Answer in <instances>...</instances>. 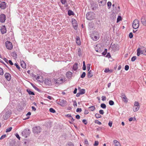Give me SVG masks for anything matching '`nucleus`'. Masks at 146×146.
Returning <instances> with one entry per match:
<instances>
[{"mask_svg": "<svg viewBox=\"0 0 146 146\" xmlns=\"http://www.w3.org/2000/svg\"><path fill=\"white\" fill-rule=\"evenodd\" d=\"M91 64H88L87 65V69L88 71H89L90 69Z\"/></svg>", "mask_w": 146, "mask_h": 146, "instance_id": "a18cd8bd", "label": "nucleus"}, {"mask_svg": "<svg viewBox=\"0 0 146 146\" xmlns=\"http://www.w3.org/2000/svg\"><path fill=\"white\" fill-rule=\"evenodd\" d=\"M86 76V73L85 72H83L82 74L81 75V77L82 78H84Z\"/></svg>", "mask_w": 146, "mask_h": 146, "instance_id": "de8ad7c7", "label": "nucleus"}, {"mask_svg": "<svg viewBox=\"0 0 146 146\" xmlns=\"http://www.w3.org/2000/svg\"><path fill=\"white\" fill-rule=\"evenodd\" d=\"M76 42L78 45L81 44V42L80 38L78 36H77L76 38Z\"/></svg>", "mask_w": 146, "mask_h": 146, "instance_id": "4be33fe9", "label": "nucleus"}, {"mask_svg": "<svg viewBox=\"0 0 146 146\" xmlns=\"http://www.w3.org/2000/svg\"><path fill=\"white\" fill-rule=\"evenodd\" d=\"M68 14L70 16L71 15H74V12L71 10H69L68 11Z\"/></svg>", "mask_w": 146, "mask_h": 146, "instance_id": "c756f323", "label": "nucleus"}, {"mask_svg": "<svg viewBox=\"0 0 146 146\" xmlns=\"http://www.w3.org/2000/svg\"><path fill=\"white\" fill-rule=\"evenodd\" d=\"M33 131L35 133L38 134L41 131V128L39 126H35L33 129Z\"/></svg>", "mask_w": 146, "mask_h": 146, "instance_id": "7ed1b4c3", "label": "nucleus"}, {"mask_svg": "<svg viewBox=\"0 0 146 146\" xmlns=\"http://www.w3.org/2000/svg\"><path fill=\"white\" fill-rule=\"evenodd\" d=\"M99 112L100 114L102 115H103L104 113V111L102 110H100L99 111Z\"/></svg>", "mask_w": 146, "mask_h": 146, "instance_id": "3c124183", "label": "nucleus"}, {"mask_svg": "<svg viewBox=\"0 0 146 146\" xmlns=\"http://www.w3.org/2000/svg\"><path fill=\"white\" fill-rule=\"evenodd\" d=\"M88 77L89 78H90L92 76L93 74L92 73V71L91 70L88 73Z\"/></svg>", "mask_w": 146, "mask_h": 146, "instance_id": "a878e982", "label": "nucleus"}, {"mask_svg": "<svg viewBox=\"0 0 146 146\" xmlns=\"http://www.w3.org/2000/svg\"><path fill=\"white\" fill-rule=\"evenodd\" d=\"M84 142H85V143L86 144H88V141L86 139L85 140Z\"/></svg>", "mask_w": 146, "mask_h": 146, "instance_id": "774afa93", "label": "nucleus"}, {"mask_svg": "<svg viewBox=\"0 0 146 146\" xmlns=\"http://www.w3.org/2000/svg\"><path fill=\"white\" fill-rule=\"evenodd\" d=\"M99 144V142L98 141H96L94 144V146H98Z\"/></svg>", "mask_w": 146, "mask_h": 146, "instance_id": "09e8293b", "label": "nucleus"}, {"mask_svg": "<svg viewBox=\"0 0 146 146\" xmlns=\"http://www.w3.org/2000/svg\"><path fill=\"white\" fill-rule=\"evenodd\" d=\"M141 22L143 25L146 26V17H142L141 18Z\"/></svg>", "mask_w": 146, "mask_h": 146, "instance_id": "a211bd4d", "label": "nucleus"}, {"mask_svg": "<svg viewBox=\"0 0 146 146\" xmlns=\"http://www.w3.org/2000/svg\"><path fill=\"white\" fill-rule=\"evenodd\" d=\"M86 17L88 20H92L95 18V14L93 12H90L87 13Z\"/></svg>", "mask_w": 146, "mask_h": 146, "instance_id": "f257e3e1", "label": "nucleus"}, {"mask_svg": "<svg viewBox=\"0 0 146 146\" xmlns=\"http://www.w3.org/2000/svg\"><path fill=\"white\" fill-rule=\"evenodd\" d=\"M11 110H9L7 111L5 115H3V118L5 120L7 119L10 116V115L11 114Z\"/></svg>", "mask_w": 146, "mask_h": 146, "instance_id": "423d86ee", "label": "nucleus"}, {"mask_svg": "<svg viewBox=\"0 0 146 146\" xmlns=\"http://www.w3.org/2000/svg\"><path fill=\"white\" fill-rule=\"evenodd\" d=\"M82 122L84 123V124H85V125H86L87 124V121L85 120V119H84L82 120Z\"/></svg>", "mask_w": 146, "mask_h": 146, "instance_id": "13d9d810", "label": "nucleus"}, {"mask_svg": "<svg viewBox=\"0 0 146 146\" xmlns=\"http://www.w3.org/2000/svg\"><path fill=\"white\" fill-rule=\"evenodd\" d=\"M95 116L97 118H100L101 117V116L99 113H96L95 114Z\"/></svg>", "mask_w": 146, "mask_h": 146, "instance_id": "e433bc0d", "label": "nucleus"}, {"mask_svg": "<svg viewBox=\"0 0 146 146\" xmlns=\"http://www.w3.org/2000/svg\"><path fill=\"white\" fill-rule=\"evenodd\" d=\"M6 20V16L5 15L2 14L0 15V21L1 23H4Z\"/></svg>", "mask_w": 146, "mask_h": 146, "instance_id": "1a4fd4ad", "label": "nucleus"}, {"mask_svg": "<svg viewBox=\"0 0 146 146\" xmlns=\"http://www.w3.org/2000/svg\"><path fill=\"white\" fill-rule=\"evenodd\" d=\"M107 0H98V2L100 6H103L105 5L106 3Z\"/></svg>", "mask_w": 146, "mask_h": 146, "instance_id": "9d476101", "label": "nucleus"}, {"mask_svg": "<svg viewBox=\"0 0 146 146\" xmlns=\"http://www.w3.org/2000/svg\"><path fill=\"white\" fill-rule=\"evenodd\" d=\"M12 127H10L9 128H8L6 130V132H10L12 129Z\"/></svg>", "mask_w": 146, "mask_h": 146, "instance_id": "c03bdc74", "label": "nucleus"}, {"mask_svg": "<svg viewBox=\"0 0 146 146\" xmlns=\"http://www.w3.org/2000/svg\"><path fill=\"white\" fill-rule=\"evenodd\" d=\"M11 55L15 58H17V54L15 52H13L11 53Z\"/></svg>", "mask_w": 146, "mask_h": 146, "instance_id": "b1692460", "label": "nucleus"}, {"mask_svg": "<svg viewBox=\"0 0 146 146\" xmlns=\"http://www.w3.org/2000/svg\"><path fill=\"white\" fill-rule=\"evenodd\" d=\"M88 109H90V110L91 111H93L96 109L94 106H91L88 108Z\"/></svg>", "mask_w": 146, "mask_h": 146, "instance_id": "bb28decb", "label": "nucleus"}, {"mask_svg": "<svg viewBox=\"0 0 146 146\" xmlns=\"http://www.w3.org/2000/svg\"><path fill=\"white\" fill-rule=\"evenodd\" d=\"M27 91L29 95H35L34 93L31 91L29 89H27Z\"/></svg>", "mask_w": 146, "mask_h": 146, "instance_id": "cd10ccee", "label": "nucleus"}, {"mask_svg": "<svg viewBox=\"0 0 146 146\" xmlns=\"http://www.w3.org/2000/svg\"><path fill=\"white\" fill-rule=\"evenodd\" d=\"M6 6V3L5 2H2L0 4V7L1 9H5Z\"/></svg>", "mask_w": 146, "mask_h": 146, "instance_id": "4468645a", "label": "nucleus"}, {"mask_svg": "<svg viewBox=\"0 0 146 146\" xmlns=\"http://www.w3.org/2000/svg\"><path fill=\"white\" fill-rule=\"evenodd\" d=\"M92 38L93 40H97V39L98 37L97 36H94V38H93V37H92Z\"/></svg>", "mask_w": 146, "mask_h": 146, "instance_id": "bf43d9fd", "label": "nucleus"}, {"mask_svg": "<svg viewBox=\"0 0 146 146\" xmlns=\"http://www.w3.org/2000/svg\"><path fill=\"white\" fill-rule=\"evenodd\" d=\"M107 5L108 6V8L110 9L111 5V3L109 1L107 3Z\"/></svg>", "mask_w": 146, "mask_h": 146, "instance_id": "58836bf2", "label": "nucleus"}, {"mask_svg": "<svg viewBox=\"0 0 146 146\" xmlns=\"http://www.w3.org/2000/svg\"><path fill=\"white\" fill-rule=\"evenodd\" d=\"M134 106L140 107L139 103L137 102H134Z\"/></svg>", "mask_w": 146, "mask_h": 146, "instance_id": "4c0bfd02", "label": "nucleus"}, {"mask_svg": "<svg viewBox=\"0 0 146 146\" xmlns=\"http://www.w3.org/2000/svg\"><path fill=\"white\" fill-rule=\"evenodd\" d=\"M3 74V70L0 67V74L1 75H2Z\"/></svg>", "mask_w": 146, "mask_h": 146, "instance_id": "49530a36", "label": "nucleus"}, {"mask_svg": "<svg viewBox=\"0 0 146 146\" xmlns=\"http://www.w3.org/2000/svg\"><path fill=\"white\" fill-rule=\"evenodd\" d=\"M79 92L80 93V94H85V89H81Z\"/></svg>", "mask_w": 146, "mask_h": 146, "instance_id": "7c9ffc66", "label": "nucleus"}, {"mask_svg": "<svg viewBox=\"0 0 146 146\" xmlns=\"http://www.w3.org/2000/svg\"><path fill=\"white\" fill-rule=\"evenodd\" d=\"M101 107L103 108V109H105L106 108V104H102L100 106Z\"/></svg>", "mask_w": 146, "mask_h": 146, "instance_id": "c9c22d12", "label": "nucleus"}, {"mask_svg": "<svg viewBox=\"0 0 146 146\" xmlns=\"http://www.w3.org/2000/svg\"><path fill=\"white\" fill-rule=\"evenodd\" d=\"M133 35L132 33H130L129 35V37L130 38H131L133 37Z\"/></svg>", "mask_w": 146, "mask_h": 146, "instance_id": "864d4df0", "label": "nucleus"}, {"mask_svg": "<svg viewBox=\"0 0 146 146\" xmlns=\"http://www.w3.org/2000/svg\"><path fill=\"white\" fill-rule=\"evenodd\" d=\"M72 23L74 29H76L77 28L78 24L76 20L74 19H72Z\"/></svg>", "mask_w": 146, "mask_h": 146, "instance_id": "6e6552de", "label": "nucleus"}, {"mask_svg": "<svg viewBox=\"0 0 146 146\" xmlns=\"http://www.w3.org/2000/svg\"><path fill=\"white\" fill-rule=\"evenodd\" d=\"M44 84L46 86H49L51 84V82L50 79H45L44 81Z\"/></svg>", "mask_w": 146, "mask_h": 146, "instance_id": "9b49d317", "label": "nucleus"}, {"mask_svg": "<svg viewBox=\"0 0 146 146\" xmlns=\"http://www.w3.org/2000/svg\"><path fill=\"white\" fill-rule=\"evenodd\" d=\"M112 124V121H110L108 123V125L109 126L111 127Z\"/></svg>", "mask_w": 146, "mask_h": 146, "instance_id": "e2e57ef3", "label": "nucleus"}, {"mask_svg": "<svg viewBox=\"0 0 146 146\" xmlns=\"http://www.w3.org/2000/svg\"><path fill=\"white\" fill-rule=\"evenodd\" d=\"M110 71V70L109 69V68H106L104 70V72L106 73Z\"/></svg>", "mask_w": 146, "mask_h": 146, "instance_id": "5fc2aeb1", "label": "nucleus"}, {"mask_svg": "<svg viewBox=\"0 0 146 146\" xmlns=\"http://www.w3.org/2000/svg\"><path fill=\"white\" fill-rule=\"evenodd\" d=\"M66 146H74V145L71 142H69L66 144Z\"/></svg>", "mask_w": 146, "mask_h": 146, "instance_id": "c85d7f7f", "label": "nucleus"}, {"mask_svg": "<svg viewBox=\"0 0 146 146\" xmlns=\"http://www.w3.org/2000/svg\"><path fill=\"white\" fill-rule=\"evenodd\" d=\"M15 65L16 66V67L19 70H20V67L18 65V64H17V63H15Z\"/></svg>", "mask_w": 146, "mask_h": 146, "instance_id": "4d7b16f0", "label": "nucleus"}, {"mask_svg": "<svg viewBox=\"0 0 146 146\" xmlns=\"http://www.w3.org/2000/svg\"><path fill=\"white\" fill-rule=\"evenodd\" d=\"M80 116L79 115H76V118L78 119H79L80 118Z\"/></svg>", "mask_w": 146, "mask_h": 146, "instance_id": "338daca9", "label": "nucleus"}, {"mask_svg": "<svg viewBox=\"0 0 146 146\" xmlns=\"http://www.w3.org/2000/svg\"><path fill=\"white\" fill-rule=\"evenodd\" d=\"M129 66L128 65H126L125 66V70H128L129 69Z\"/></svg>", "mask_w": 146, "mask_h": 146, "instance_id": "8fccbe9b", "label": "nucleus"}, {"mask_svg": "<svg viewBox=\"0 0 146 146\" xmlns=\"http://www.w3.org/2000/svg\"><path fill=\"white\" fill-rule=\"evenodd\" d=\"M72 75V73L70 71H68L66 73V76L68 78H71Z\"/></svg>", "mask_w": 146, "mask_h": 146, "instance_id": "f3484780", "label": "nucleus"}, {"mask_svg": "<svg viewBox=\"0 0 146 146\" xmlns=\"http://www.w3.org/2000/svg\"><path fill=\"white\" fill-rule=\"evenodd\" d=\"M22 134L24 137L26 138L30 135V131L29 129H25L23 130L21 133Z\"/></svg>", "mask_w": 146, "mask_h": 146, "instance_id": "20e7f679", "label": "nucleus"}, {"mask_svg": "<svg viewBox=\"0 0 146 146\" xmlns=\"http://www.w3.org/2000/svg\"><path fill=\"white\" fill-rule=\"evenodd\" d=\"M49 111L50 112L52 113H54L56 112L55 110L52 108H50Z\"/></svg>", "mask_w": 146, "mask_h": 146, "instance_id": "72a5a7b5", "label": "nucleus"}, {"mask_svg": "<svg viewBox=\"0 0 146 146\" xmlns=\"http://www.w3.org/2000/svg\"><path fill=\"white\" fill-rule=\"evenodd\" d=\"M21 66L22 67V68H26V63L25 62L23 61H22L21 62Z\"/></svg>", "mask_w": 146, "mask_h": 146, "instance_id": "6ab92c4d", "label": "nucleus"}, {"mask_svg": "<svg viewBox=\"0 0 146 146\" xmlns=\"http://www.w3.org/2000/svg\"><path fill=\"white\" fill-rule=\"evenodd\" d=\"M66 103V100H64L60 99L58 103L59 105L63 107L65 106Z\"/></svg>", "mask_w": 146, "mask_h": 146, "instance_id": "0eeeda50", "label": "nucleus"}, {"mask_svg": "<svg viewBox=\"0 0 146 146\" xmlns=\"http://www.w3.org/2000/svg\"><path fill=\"white\" fill-rule=\"evenodd\" d=\"M5 137H6V135H3L0 137V139L1 140L3 139Z\"/></svg>", "mask_w": 146, "mask_h": 146, "instance_id": "052dcab7", "label": "nucleus"}, {"mask_svg": "<svg viewBox=\"0 0 146 146\" xmlns=\"http://www.w3.org/2000/svg\"><path fill=\"white\" fill-rule=\"evenodd\" d=\"M5 76L6 79L8 81L11 79V76L10 74L8 73H6L5 74Z\"/></svg>", "mask_w": 146, "mask_h": 146, "instance_id": "ddd939ff", "label": "nucleus"}, {"mask_svg": "<svg viewBox=\"0 0 146 146\" xmlns=\"http://www.w3.org/2000/svg\"><path fill=\"white\" fill-rule=\"evenodd\" d=\"M106 97L105 96H102V100L103 101H105L106 100Z\"/></svg>", "mask_w": 146, "mask_h": 146, "instance_id": "6e6d98bb", "label": "nucleus"}, {"mask_svg": "<svg viewBox=\"0 0 146 146\" xmlns=\"http://www.w3.org/2000/svg\"><path fill=\"white\" fill-rule=\"evenodd\" d=\"M78 56H80L81 54V49L80 48H79L78 49Z\"/></svg>", "mask_w": 146, "mask_h": 146, "instance_id": "f704fd0d", "label": "nucleus"}, {"mask_svg": "<svg viewBox=\"0 0 146 146\" xmlns=\"http://www.w3.org/2000/svg\"><path fill=\"white\" fill-rule=\"evenodd\" d=\"M139 20L135 19L133 21L132 24L133 28L134 29H137L139 26Z\"/></svg>", "mask_w": 146, "mask_h": 146, "instance_id": "f03ea898", "label": "nucleus"}, {"mask_svg": "<svg viewBox=\"0 0 146 146\" xmlns=\"http://www.w3.org/2000/svg\"><path fill=\"white\" fill-rule=\"evenodd\" d=\"M111 47L112 48V50L114 51H115L119 50V46L117 45H115L114 44L111 46Z\"/></svg>", "mask_w": 146, "mask_h": 146, "instance_id": "f8f14e48", "label": "nucleus"}, {"mask_svg": "<svg viewBox=\"0 0 146 146\" xmlns=\"http://www.w3.org/2000/svg\"><path fill=\"white\" fill-rule=\"evenodd\" d=\"M113 142L115 144L116 146H121L119 142L116 140H114L113 141Z\"/></svg>", "mask_w": 146, "mask_h": 146, "instance_id": "412c9836", "label": "nucleus"}, {"mask_svg": "<svg viewBox=\"0 0 146 146\" xmlns=\"http://www.w3.org/2000/svg\"><path fill=\"white\" fill-rule=\"evenodd\" d=\"M77 112H80L82 111V109L81 108H78L76 110Z\"/></svg>", "mask_w": 146, "mask_h": 146, "instance_id": "603ef678", "label": "nucleus"}, {"mask_svg": "<svg viewBox=\"0 0 146 146\" xmlns=\"http://www.w3.org/2000/svg\"><path fill=\"white\" fill-rule=\"evenodd\" d=\"M109 103V104L111 106H112L114 104V102L111 100H110Z\"/></svg>", "mask_w": 146, "mask_h": 146, "instance_id": "ea45409f", "label": "nucleus"}, {"mask_svg": "<svg viewBox=\"0 0 146 146\" xmlns=\"http://www.w3.org/2000/svg\"><path fill=\"white\" fill-rule=\"evenodd\" d=\"M66 2V0H61V2L62 4H65Z\"/></svg>", "mask_w": 146, "mask_h": 146, "instance_id": "0e129e2a", "label": "nucleus"}, {"mask_svg": "<svg viewBox=\"0 0 146 146\" xmlns=\"http://www.w3.org/2000/svg\"><path fill=\"white\" fill-rule=\"evenodd\" d=\"M136 59V57L135 56H133L131 58V61L132 62L135 61Z\"/></svg>", "mask_w": 146, "mask_h": 146, "instance_id": "37998d69", "label": "nucleus"}, {"mask_svg": "<svg viewBox=\"0 0 146 146\" xmlns=\"http://www.w3.org/2000/svg\"><path fill=\"white\" fill-rule=\"evenodd\" d=\"M94 122L95 123L98 124L99 125H101L102 124V123L97 120H95L94 121Z\"/></svg>", "mask_w": 146, "mask_h": 146, "instance_id": "a19ab883", "label": "nucleus"}, {"mask_svg": "<svg viewBox=\"0 0 146 146\" xmlns=\"http://www.w3.org/2000/svg\"><path fill=\"white\" fill-rule=\"evenodd\" d=\"M97 5L96 4H95V7H93L92 6L91 7H92V10H94V9H96V6Z\"/></svg>", "mask_w": 146, "mask_h": 146, "instance_id": "680f3d73", "label": "nucleus"}, {"mask_svg": "<svg viewBox=\"0 0 146 146\" xmlns=\"http://www.w3.org/2000/svg\"><path fill=\"white\" fill-rule=\"evenodd\" d=\"M5 45L7 48L9 50L12 49L13 46L11 42L9 41H7L5 42Z\"/></svg>", "mask_w": 146, "mask_h": 146, "instance_id": "39448f33", "label": "nucleus"}, {"mask_svg": "<svg viewBox=\"0 0 146 146\" xmlns=\"http://www.w3.org/2000/svg\"><path fill=\"white\" fill-rule=\"evenodd\" d=\"M36 78V80L40 82H42L43 81V79H42V77L41 76H37Z\"/></svg>", "mask_w": 146, "mask_h": 146, "instance_id": "5701e85b", "label": "nucleus"}, {"mask_svg": "<svg viewBox=\"0 0 146 146\" xmlns=\"http://www.w3.org/2000/svg\"><path fill=\"white\" fill-rule=\"evenodd\" d=\"M15 136L16 137L19 139V140L20 139V137L18 134L16 133L15 134Z\"/></svg>", "mask_w": 146, "mask_h": 146, "instance_id": "69168bd1", "label": "nucleus"}, {"mask_svg": "<svg viewBox=\"0 0 146 146\" xmlns=\"http://www.w3.org/2000/svg\"><path fill=\"white\" fill-rule=\"evenodd\" d=\"M121 98L122 99H123V101L125 103H127L128 102L127 98L124 94H121Z\"/></svg>", "mask_w": 146, "mask_h": 146, "instance_id": "2eb2a0df", "label": "nucleus"}, {"mask_svg": "<svg viewBox=\"0 0 146 146\" xmlns=\"http://www.w3.org/2000/svg\"><path fill=\"white\" fill-rule=\"evenodd\" d=\"M122 17L120 16H119L117 18V22L118 23L119 21L121 20H122Z\"/></svg>", "mask_w": 146, "mask_h": 146, "instance_id": "473e14b6", "label": "nucleus"}, {"mask_svg": "<svg viewBox=\"0 0 146 146\" xmlns=\"http://www.w3.org/2000/svg\"><path fill=\"white\" fill-rule=\"evenodd\" d=\"M1 32L2 34L5 33L7 31L5 25L3 26L1 29Z\"/></svg>", "mask_w": 146, "mask_h": 146, "instance_id": "dca6fc26", "label": "nucleus"}, {"mask_svg": "<svg viewBox=\"0 0 146 146\" xmlns=\"http://www.w3.org/2000/svg\"><path fill=\"white\" fill-rule=\"evenodd\" d=\"M56 82V84H61V82H60L59 78H58L57 80H55V81H54Z\"/></svg>", "mask_w": 146, "mask_h": 146, "instance_id": "2f4dec72", "label": "nucleus"}, {"mask_svg": "<svg viewBox=\"0 0 146 146\" xmlns=\"http://www.w3.org/2000/svg\"><path fill=\"white\" fill-rule=\"evenodd\" d=\"M140 48H138L137 49V56H139L140 55Z\"/></svg>", "mask_w": 146, "mask_h": 146, "instance_id": "79ce46f5", "label": "nucleus"}, {"mask_svg": "<svg viewBox=\"0 0 146 146\" xmlns=\"http://www.w3.org/2000/svg\"><path fill=\"white\" fill-rule=\"evenodd\" d=\"M78 64L77 63H75L74 64V65L73 66V68H72V69L73 70H74V71H76V70H77V69L78 68Z\"/></svg>", "mask_w": 146, "mask_h": 146, "instance_id": "aec40b11", "label": "nucleus"}, {"mask_svg": "<svg viewBox=\"0 0 146 146\" xmlns=\"http://www.w3.org/2000/svg\"><path fill=\"white\" fill-rule=\"evenodd\" d=\"M140 108V107H136L134 106L133 107V111L134 112H136L138 111Z\"/></svg>", "mask_w": 146, "mask_h": 146, "instance_id": "393cba45", "label": "nucleus"}]
</instances>
